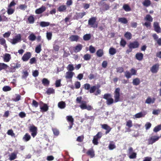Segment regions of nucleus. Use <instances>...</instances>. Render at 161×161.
Masks as SVG:
<instances>
[{
  "mask_svg": "<svg viewBox=\"0 0 161 161\" xmlns=\"http://www.w3.org/2000/svg\"><path fill=\"white\" fill-rule=\"evenodd\" d=\"M120 89L119 88H116L114 92V100L111 97L106 100V104L108 105H110L114 102L117 103L119 101L120 99Z\"/></svg>",
  "mask_w": 161,
  "mask_h": 161,
  "instance_id": "1",
  "label": "nucleus"
},
{
  "mask_svg": "<svg viewBox=\"0 0 161 161\" xmlns=\"http://www.w3.org/2000/svg\"><path fill=\"white\" fill-rule=\"evenodd\" d=\"M82 97L81 96L78 97L76 99V102L77 103H81L80 107L82 109H87L88 111L91 110L93 109L92 107L89 105H87L86 101H81Z\"/></svg>",
  "mask_w": 161,
  "mask_h": 161,
  "instance_id": "2",
  "label": "nucleus"
},
{
  "mask_svg": "<svg viewBox=\"0 0 161 161\" xmlns=\"http://www.w3.org/2000/svg\"><path fill=\"white\" fill-rule=\"evenodd\" d=\"M97 19V18L96 17H92L90 18L88 21V25L93 28H97L98 26Z\"/></svg>",
  "mask_w": 161,
  "mask_h": 161,
  "instance_id": "3",
  "label": "nucleus"
},
{
  "mask_svg": "<svg viewBox=\"0 0 161 161\" xmlns=\"http://www.w3.org/2000/svg\"><path fill=\"white\" fill-rule=\"evenodd\" d=\"M16 4V3L14 0L12 1L8 6L7 8V12L9 15L12 14L15 11V8H13V7H14Z\"/></svg>",
  "mask_w": 161,
  "mask_h": 161,
  "instance_id": "4",
  "label": "nucleus"
},
{
  "mask_svg": "<svg viewBox=\"0 0 161 161\" xmlns=\"http://www.w3.org/2000/svg\"><path fill=\"white\" fill-rule=\"evenodd\" d=\"M102 134L101 132H98L96 135L93 137L92 143L94 145H97L98 144V140L102 137Z\"/></svg>",
  "mask_w": 161,
  "mask_h": 161,
  "instance_id": "5",
  "label": "nucleus"
},
{
  "mask_svg": "<svg viewBox=\"0 0 161 161\" xmlns=\"http://www.w3.org/2000/svg\"><path fill=\"white\" fill-rule=\"evenodd\" d=\"M29 130L30 132H31V135L32 136L33 138L35 137L37 133V127L32 125L29 127Z\"/></svg>",
  "mask_w": 161,
  "mask_h": 161,
  "instance_id": "6",
  "label": "nucleus"
},
{
  "mask_svg": "<svg viewBox=\"0 0 161 161\" xmlns=\"http://www.w3.org/2000/svg\"><path fill=\"white\" fill-rule=\"evenodd\" d=\"M11 67H9V72H13V70H16V69L19 68L21 67V64L17 62L16 63H12L10 65Z\"/></svg>",
  "mask_w": 161,
  "mask_h": 161,
  "instance_id": "7",
  "label": "nucleus"
},
{
  "mask_svg": "<svg viewBox=\"0 0 161 161\" xmlns=\"http://www.w3.org/2000/svg\"><path fill=\"white\" fill-rule=\"evenodd\" d=\"M139 46V43L138 42L136 41L130 42L128 45L129 48H131L132 49L138 48Z\"/></svg>",
  "mask_w": 161,
  "mask_h": 161,
  "instance_id": "8",
  "label": "nucleus"
},
{
  "mask_svg": "<svg viewBox=\"0 0 161 161\" xmlns=\"http://www.w3.org/2000/svg\"><path fill=\"white\" fill-rule=\"evenodd\" d=\"M21 36L20 34H18L16 36L15 38L12 39L11 43L13 44H15L18 42H20L21 40Z\"/></svg>",
  "mask_w": 161,
  "mask_h": 161,
  "instance_id": "9",
  "label": "nucleus"
},
{
  "mask_svg": "<svg viewBox=\"0 0 161 161\" xmlns=\"http://www.w3.org/2000/svg\"><path fill=\"white\" fill-rule=\"evenodd\" d=\"M31 54L30 52H26L25 53L22 58V59L23 61H27L31 58Z\"/></svg>",
  "mask_w": 161,
  "mask_h": 161,
  "instance_id": "10",
  "label": "nucleus"
},
{
  "mask_svg": "<svg viewBox=\"0 0 161 161\" xmlns=\"http://www.w3.org/2000/svg\"><path fill=\"white\" fill-rule=\"evenodd\" d=\"M153 26L154 28V30L158 33L161 32V28L160 27L159 23L157 22H154Z\"/></svg>",
  "mask_w": 161,
  "mask_h": 161,
  "instance_id": "11",
  "label": "nucleus"
},
{
  "mask_svg": "<svg viewBox=\"0 0 161 161\" xmlns=\"http://www.w3.org/2000/svg\"><path fill=\"white\" fill-rule=\"evenodd\" d=\"M101 125L102 129L106 130L105 133L106 134L108 133L111 130L112 128L106 124H101Z\"/></svg>",
  "mask_w": 161,
  "mask_h": 161,
  "instance_id": "12",
  "label": "nucleus"
},
{
  "mask_svg": "<svg viewBox=\"0 0 161 161\" xmlns=\"http://www.w3.org/2000/svg\"><path fill=\"white\" fill-rule=\"evenodd\" d=\"M160 137L159 136H155L151 137L148 140L149 144H152L154 143L156 141H157L159 139Z\"/></svg>",
  "mask_w": 161,
  "mask_h": 161,
  "instance_id": "13",
  "label": "nucleus"
},
{
  "mask_svg": "<svg viewBox=\"0 0 161 161\" xmlns=\"http://www.w3.org/2000/svg\"><path fill=\"white\" fill-rule=\"evenodd\" d=\"M159 67L158 64H156L152 66L150 69V70L153 73H157Z\"/></svg>",
  "mask_w": 161,
  "mask_h": 161,
  "instance_id": "14",
  "label": "nucleus"
},
{
  "mask_svg": "<svg viewBox=\"0 0 161 161\" xmlns=\"http://www.w3.org/2000/svg\"><path fill=\"white\" fill-rule=\"evenodd\" d=\"M86 154L90 158H93L95 156V152L92 148L89 149L86 153Z\"/></svg>",
  "mask_w": 161,
  "mask_h": 161,
  "instance_id": "15",
  "label": "nucleus"
},
{
  "mask_svg": "<svg viewBox=\"0 0 161 161\" xmlns=\"http://www.w3.org/2000/svg\"><path fill=\"white\" fill-rule=\"evenodd\" d=\"M83 47V46L81 44H78L76 46L73 47V50L75 53L80 52Z\"/></svg>",
  "mask_w": 161,
  "mask_h": 161,
  "instance_id": "16",
  "label": "nucleus"
},
{
  "mask_svg": "<svg viewBox=\"0 0 161 161\" xmlns=\"http://www.w3.org/2000/svg\"><path fill=\"white\" fill-rule=\"evenodd\" d=\"M46 9V7L43 6H42L40 8L36 9L35 11V13L36 14H40L45 11Z\"/></svg>",
  "mask_w": 161,
  "mask_h": 161,
  "instance_id": "17",
  "label": "nucleus"
},
{
  "mask_svg": "<svg viewBox=\"0 0 161 161\" xmlns=\"http://www.w3.org/2000/svg\"><path fill=\"white\" fill-rule=\"evenodd\" d=\"M11 55L9 53H5L4 55L3 61L6 62L9 61L11 59Z\"/></svg>",
  "mask_w": 161,
  "mask_h": 161,
  "instance_id": "18",
  "label": "nucleus"
},
{
  "mask_svg": "<svg viewBox=\"0 0 161 161\" xmlns=\"http://www.w3.org/2000/svg\"><path fill=\"white\" fill-rule=\"evenodd\" d=\"M86 12H85L76 13V15L75 16L76 19H81L84 16L86 15Z\"/></svg>",
  "mask_w": 161,
  "mask_h": 161,
  "instance_id": "19",
  "label": "nucleus"
},
{
  "mask_svg": "<svg viewBox=\"0 0 161 161\" xmlns=\"http://www.w3.org/2000/svg\"><path fill=\"white\" fill-rule=\"evenodd\" d=\"M135 57L138 60L141 61L143 58V54L141 53H137L135 55Z\"/></svg>",
  "mask_w": 161,
  "mask_h": 161,
  "instance_id": "20",
  "label": "nucleus"
},
{
  "mask_svg": "<svg viewBox=\"0 0 161 161\" xmlns=\"http://www.w3.org/2000/svg\"><path fill=\"white\" fill-rule=\"evenodd\" d=\"M79 36L77 35H71L70 36L69 39L71 42L77 41L79 39Z\"/></svg>",
  "mask_w": 161,
  "mask_h": 161,
  "instance_id": "21",
  "label": "nucleus"
},
{
  "mask_svg": "<svg viewBox=\"0 0 161 161\" xmlns=\"http://www.w3.org/2000/svg\"><path fill=\"white\" fill-rule=\"evenodd\" d=\"M74 73L71 71H68L66 73L65 78L67 79H71L74 74Z\"/></svg>",
  "mask_w": 161,
  "mask_h": 161,
  "instance_id": "22",
  "label": "nucleus"
},
{
  "mask_svg": "<svg viewBox=\"0 0 161 161\" xmlns=\"http://www.w3.org/2000/svg\"><path fill=\"white\" fill-rule=\"evenodd\" d=\"M141 81L138 78H135L133 80L132 84L134 85L138 86L140 84Z\"/></svg>",
  "mask_w": 161,
  "mask_h": 161,
  "instance_id": "23",
  "label": "nucleus"
},
{
  "mask_svg": "<svg viewBox=\"0 0 161 161\" xmlns=\"http://www.w3.org/2000/svg\"><path fill=\"white\" fill-rule=\"evenodd\" d=\"M133 124L132 121L131 120H129L128 121L126 122V126L129 128L128 129L127 131L130 132L131 130L130 128L132 126Z\"/></svg>",
  "mask_w": 161,
  "mask_h": 161,
  "instance_id": "24",
  "label": "nucleus"
},
{
  "mask_svg": "<svg viewBox=\"0 0 161 161\" xmlns=\"http://www.w3.org/2000/svg\"><path fill=\"white\" fill-rule=\"evenodd\" d=\"M67 8L65 5H62L59 7L58 8V11L60 12H64L66 10Z\"/></svg>",
  "mask_w": 161,
  "mask_h": 161,
  "instance_id": "25",
  "label": "nucleus"
},
{
  "mask_svg": "<svg viewBox=\"0 0 161 161\" xmlns=\"http://www.w3.org/2000/svg\"><path fill=\"white\" fill-rule=\"evenodd\" d=\"M9 66L4 63H0V71L2 70H6Z\"/></svg>",
  "mask_w": 161,
  "mask_h": 161,
  "instance_id": "26",
  "label": "nucleus"
},
{
  "mask_svg": "<svg viewBox=\"0 0 161 161\" xmlns=\"http://www.w3.org/2000/svg\"><path fill=\"white\" fill-rule=\"evenodd\" d=\"M27 19L29 24H33L35 22V20L34 17V15H31L28 17Z\"/></svg>",
  "mask_w": 161,
  "mask_h": 161,
  "instance_id": "27",
  "label": "nucleus"
},
{
  "mask_svg": "<svg viewBox=\"0 0 161 161\" xmlns=\"http://www.w3.org/2000/svg\"><path fill=\"white\" fill-rule=\"evenodd\" d=\"M142 4L144 6L147 7L151 5V3L150 0H144Z\"/></svg>",
  "mask_w": 161,
  "mask_h": 161,
  "instance_id": "28",
  "label": "nucleus"
},
{
  "mask_svg": "<svg viewBox=\"0 0 161 161\" xmlns=\"http://www.w3.org/2000/svg\"><path fill=\"white\" fill-rule=\"evenodd\" d=\"M118 22L124 24H127L128 21L127 19L125 18H120L118 19Z\"/></svg>",
  "mask_w": 161,
  "mask_h": 161,
  "instance_id": "29",
  "label": "nucleus"
},
{
  "mask_svg": "<svg viewBox=\"0 0 161 161\" xmlns=\"http://www.w3.org/2000/svg\"><path fill=\"white\" fill-rule=\"evenodd\" d=\"M96 53L97 57H101L104 54L103 51V49H99L97 51Z\"/></svg>",
  "mask_w": 161,
  "mask_h": 161,
  "instance_id": "30",
  "label": "nucleus"
},
{
  "mask_svg": "<svg viewBox=\"0 0 161 161\" xmlns=\"http://www.w3.org/2000/svg\"><path fill=\"white\" fill-rule=\"evenodd\" d=\"M0 44L4 46L5 48H7V46L5 40L3 38H0Z\"/></svg>",
  "mask_w": 161,
  "mask_h": 161,
  "instance_id": "31",
  "label": "nucleus"
},
{
  "mask_svg": "<svg viewBox=\"0 0 161 161\" xmlns=\"http://www.w3.org/2000/svg\"><path fill=\"white\" fill-rule=\"evenodd\" d=\"M31 138L30 135L28 133H26L24 136L23 139L25 141L27 142L30 140Z\"/></svg>",
  "mask_w": 161,
  "mask_h": 161,
  "instance_id": "32",
  "label": "nucleus"
},
{
  "mask_svg": "<svg viewBox=\"0 0 161 161\" xmlns=\"http://www.w3.org/2000/svg\"><path fill=\"white\" fill-rule=\"evenodd\" d=\"M144 19L149 22H152L153 21V18L150 14H147L144 18Z\"/></svg>",
  "mask_w": 161,
  "mask_h": 161,
  "instance_id": "33",
  "label": "nucleus"
},
{
  "mask_svg": "<svg viewBox=\"0 0 161 161\" xmlns=\"http://www.w3.org/2000/svg\"><path fill=\"white\" fill-rule=\"evenodd\" d=\"M17 155L14 153H12L10 155H9V159L10 161H12L17 158Z\"/></svg>",
  "mask_w": 161,
  "mask_h": 161,
  "instance_id": "34",
  "label": "nucleus"
},
{
  "mask_svg": "<svg viewBox=\"0 0 161 161\" xmlns=\"http://www.w3.org/2000/svg\"><path fill=\"white\" fill-rule=\"evenodd\" d=\"M116 53V50L115 48L111 47L109 50V53L111 55H114Z\"/></svg>",
  "mask_w": 161,
  "mask_h": 161,
  "instance_id": "35",
  "label": "nucleus"
},
{
  "mask_svg": "<svg viewBox=\"0 0 161 161\" xmlns=\"http://www.w3.org/2000/svg\"><path fill=\"white\" fill-rule=\"evenodd\" d=\"M125 37L127 40H130L132 38V34L129 32H126L124 34Z\"/></svg>",
  "mask_w": 161,
  "mask_h": 161,
  "instance_id": "36",
  "label": "nucleus"
},
{
  "mask_svg": "<svg viewBox=\"0 0 161 161\" xmlns=\"http://www.w3.org/2000/svg\"><path fill=\"white\" fill-rule=\"evenodd\" d=\"M40 25L41 27H44L48 26L50 25V23L48 22L42 21L40 22Z\"/></svg>",
  "mask_w": 161,
  "mask_h": 161,
  "instance_id": "37",
  "label": "nucleus"
},
{
  "mask_svg": "<svg viewBox=\"0 0 161 161\" xmlns=\"http://www.w3.org/2000/svg\"><path fill=\"white\" fill-rule=\"evenodd\" d=\"M91 37V36L90 34H86L83 36V39L85 41H87L90 40Z\"/></svg>",
  "mask_w": 161,
  "mask_h": 161,
  "instance_id": "38",
  "label": "nucleus"
},
{
  "mask_svg": "<svg viewBox=\"0 0 161 161\" xmlns=\"http://www.w3.org/2000/svg\"><path fill=\"white\" fill-rule=\"evenodd\" d=\"M123 8L126 12L130 11L131 10V9L129 6L127 4H125L123 6Z\"/></svg>",
  "mask_w": 161,
  "mask_h": 161,
  "instance_id": "39",
  "label": "nucleus"
},
{
  "mask_svg": "<svg viewBox=\"0 0 161 161\" xmlns=\"http://www.w3.org/2000/svg\"><path fill=\"white\" fill-rule=\"evenodd\" d=\"M58 106L60 108L63 109L65 107L66 104L64 102L61 101L58 103Z\"/></svg>",
  "mask_w": 161,
  "mask_h": 161,
  "instance_id": "40",
  "label": "nucleus"
},
{
  "mask_svg": "<svg viewBox=\"0 0 161 161\" xmlns=\"http://www.w3.org/2000/svg\"><path fill=\"white\" fill-rule=\"evenodd\" d=\"M42 50V45L39 44L37 45L35 48V52L37 53H39Z\"/></svg>",
  "mask_w": 161,
  "mask_h": 161,
  "instance_id": "41",
  "label": "nucleus"
},
{
  "mask_svg": "<svg viewBox=\"0 0 161 161\" xmlns=\"http://www.w3.org/2000/svg\"><path fill=\"white\" fill-rule=\"evenodd\" d=\"M155 101V98H153V99H152L150 97H148L146 100L145 103L148 104H150L151 103H154Z\"/></svg>",
  "mask_w": 161,
  "mask_h": 161,
  "instance_id": "42",
  "label": "nucleus"
},
{
  "mask_svg": "<svg viewBox=\"0 0 161 161\" xmlns=\"http://www.w3.org/2000/svg\"><path fill=\"white\" fill-rule=\"evenodd\" d=\"M28 38L31 41H34L36 39V37L33 33H32L28 36Z\"/></svg>",
  "mask_w": 161,
  "mask_h": 161,
  "instance_id": "43",
  "label": "nucleus"
},
{
  "mask_svg": "<svg viewBox=\"0 0 161 161\" xmlns=\"http://www.w3.org/2000/svg\"><path fill=\"white\" fill-rule=\"evenodd\" d=\"M49 81L46 78H43L42 80V84L45 86H47L49 85Z\"/></svg>",
  "mask_w": 161,
  "mask_h": 161,
  "instance_id": "44",
  "label": "nucleus"
},
{
  "mask_svg": "<svg viewBox=\"0 0 161 161\" xmlns=\"http://www.w3.org/2000/svg\"><path fill=\"white\" fill-rule=\"evenodd\" d=\"M97 86H93L91 87L89 90V92L90 93H94L96 90L97 89Z\"/></svg>",
  "mask_w": 161,
  "mask_h": 161,
  "instance_id": "45",
  "label": "nucleus"
},
{
  "mask_svg": "<svg viewBox=\"0 0 161 161\" xmlns=\"http://www.w3.org/2000/svg\"><path fill=\"white\" fill-rule=\"evenodd\" d=\"M40 109L43 112H46L48 109V107L46 104H44L42 107L40 108Z\"/></svg>",
  "mask_w": 161,
  "mask_h": 161,
  "instance_id": "46",
  "label": "nucleus"
},
{
  "mask_svg": "<svg viewBox=\"0 0 161 161\" xmlns=\"http://www.w3.org/2000/svg\"><path fill=\"white\" fill-rule=\"evenodd\" d=\"M66 119L68 122L71 123H74V119L71 116H67L66 117Z\"/></svg>",
  "mask_w": 161,
  "mask_h": 161,
  "instance_id": "47",
  "label": "nucleus"
},
{
  "mask_svg": "<svg viewBox=\"0 0 161 161\" xmlns=\"http://www.w3.org/2000/svg\"><path fill=\"white\" fill-rule=\"evenodd\" d=\"M46 92L47 94L50 95L51 94L54 93L55 91L53 88H49L47 89Z\"/></svg>",
  "mask_w": 161,
  "mask_h": 161,
  "instance_id": "48",
  "label": "nucleus"
},
{
  "mask_svg": "<svg viewBox=\"0 0 161 161\" xmlns=\"http://www.w3.org/2000/svg\"><path fill=\"white\" fill-rule=\"evenodd\" d=\"M8 21V19L6 16L4 15H0V22Z\"/></svg>",
  "mask_w": 161,
  "mask_h": 161,
  "instance_id": "49",
  "label": "nucleus"
},
{
  "mask_svg": "<svg viewBox=\"0 0 161 161\" xmlns=\"http://www.w3.org/2000/svg\"><path fill=\"white\" fill-rule=\"evenodd\" d=\"M161 130V124L155 126L153 130L154 132H157Z\"/></svg>",
  "mask_w": 161,
  "mask_h": 161,
  "instance_id": "50",
  "label": "nucleus"
},
{
  "mask_svg": "<svg viewBox=\"0 0 161 161\" xmlns=\"http://www.w3.org/2000/svg\"><path fill=\"white\" fill-rule=\"evenodd\" d=\"M83 58L85 60H89L91 58V55L89 54H86L84 55Z\"/></svg>",
  "mask_w": 161,
  "mask_h": 161,
  "instance_id": "51",
  "label": "nucleus"
},
{
  "mask_svg": "<svg viewBox=\"0 0 161 161\" xmlns=\"http://www.w3.org/2000/svg\"><path fill=\"white\" fill-rule=\"evenodd\" d=\"M126 44V41L124 39L122 38L120 42V45L123 47H124Z\"/></svg>",
  "mask_w": 161,
  "mask_h": 161,
  "instance_id": "52",
  "label": "nucleus"
},
{
  "mask_svg": "<svg viewBox=\"0 0 161 161\" xmlns=\"http://www.w3.org/2000/svg\"><path fill=\"white\" fill-rule=\"evenodd\" d=\"M129 157L130 159H135L136 157L137 154L136 153H133L129 154Z\"/></svg>",
  "mask_w": 161,
  "mask_h": 161,
  "instance_id": "53",
  "label": "nucleus"
},
{
  "mask_svg": "<svg viewBox=\"0 0 161 161\" xmlns=\"http://www.w3.org/2000/svg\"><path fill=\"white\" fill-rule=\"evenodd\" d=\"M111 97V95L110 93H105L104 94L103 98L106 100Z\"/></svg>",
  "mask_w": 161,
  "mask_h": 161,
  "instance_id": "54",
  "label": "nucleus"
},
{
  "mask_svg": "<svg viewBox=\"0 0 161 161\" xmlns=\"http://www.w3.org/2000/svg\"><path fill=\"white\" fill-rule=\"evenodd\" d=\"M125 76L127 79H129L131 77L132 75L129 71H127L125 73Z\"/></svg>",
  "mask_w": 161,
  "mask_h": 161,
  "instance_id": "55",
  "label": "nucleus"
},
{
  "mask_svg": "<svg viewBox=\"0 0 161 161\" xmlns=\"http://www.w3.org/2000/svg\"><path fill=\"white\" fill-rule=\"evenodd\" d=\"M116 147V146L114 143H110L108 146V148L109 150H112Z\"/></svg>",
  "mask_w": 161,
  "mask_h": 161,
  "instance_id": "56",
  "label": "nucleus"
},
{
  "mask_svg": "<svg viewBox=\"0 0 161 161\" xmlns=\"http://www.w3.org/2000/svg\"><path fill=\"white\" fill-rule=\"evenodd\" d=\"M11 88L8 86H4L3 88V90L4 92L10 91L11 90Z\"/></svg>",
  "mask_w": 161,
  "mask_h": 161,
  "instance_id": "57",
  "label": "nucleus"
},
{
  "mask_svg": "<svg viewBox=\"0 0 161 161\" xmlns=\"http://www.w3.org/2000/svg\"><path fill=\"white\" fill-rule=\"evenodd\" d=\"M67 69L70 71L72 72L74 69V67L72 64H69L67 67Z\"/></svg>",
  "mask_w": 161,
  "mask_h": 161,
  "instance_id": "58",
  "label": "nucleus"
},
{
  "mask_svg": "<svg viewBox=\"0 0 161 161\" xmlns=\"http://www.w3.org/2000/svg\"><path fill=\"white\" fill-rule=\"evenodd\" d=\"M36 62V60L35 57L32 58L30 60L29 63L31 64H35Z\"/></svg>",
  "mask_w": 161,
  "mask_h": 161,
  "instance_id": "59",
  "label": "nucleus"
},
{
  "mask_svg": "<svg viewBox=\"0 0 161 161\" xmlns=\"http://www.w3.org/2000/svg\"><path fill=\"white\" fill-rule=\"evenodd\" d=\"M135 117L136 118H138L144 117V115H143L142 113L141 112L136 114L135 115Z\"/></svg>",
  "mask_w": 161,
  "mask_h": 161,
  "instance_id": "60",
  "label": "nucleus"
},
{
  "mask_svg": "<svg viewBox=\"0 0 161 161\" xmlns=\"http://www.w3.org/2000/svg\"><path fill=\"white\" fill-rule=\"evenodd\" d=\"M27 8V5L25 4H20L19 6V8L21 10H25Z\"/></svg>",
  "mask_w": 161,
  "mask_h": 161,
  "instance_id": "61",
  "label": "nucleus"
},
{
  "mask_svg": "<svg viewBox=\"0 0 161 161\" xmlns=\"http://www.w3.org/2000/svg\"><path fill=\"white\" fill-rule=\"evenodd\" d=\"M7 134L12 136H14L15 134L14 133L12 129L9 130L7 132Z\"/></svg>",
  "mask_w": 161,
  "mask_h": 161,
  "instance_id": "62",
  "label": "nucleus"
},
{
  "mask_svg": "<svg viewBox=\"0 0 161 161\" xmlns=\"http://www.w3.org/2000/svg\"><path fill=\"white\" fill-rule=\"evenodd\" d=\"M130 73L131 75H136L137 71L134 68H132L130 69Z\"/></svg>",
  "mask_w": 161,
  "mask_h": 161,
  "instance_id": "63",
  "label": "nucleus"
},
{
  "mask_svg": "<svg viewBox=\"0 0 161 161\" xmlns=\"http://www.w3.org/2000/svg\"><path fill=\"white\" fill-rule=\"evenodd\" d=\"M89 50L91 53H94L95 52L96 50L95 48L92 45L89 47Z\"/></svg>",
  "mask_w": 161,
  "mask_h": 161,
  "instance_id": "64",
  "label": "nucleus"
}]
</instances>
